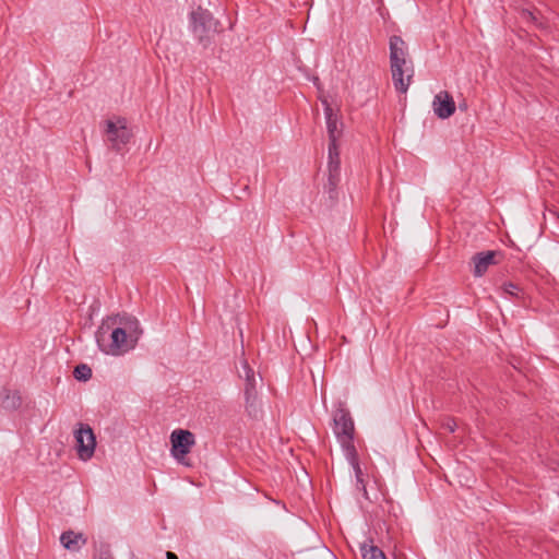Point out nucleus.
<instances>
[{
	"mask_svg": "<svg viewBox=\"0 0 559 559\" xmlns=\"http://www.w3.org/2000/svg\"><path fill=\"white\" fill-rule=\"evenodd\" d=\"M109 326L103 323L96 334V342L100 350L106 354L120 355L132 349L139 340L142 331L138 320H130L126 328H116L110 332V343H106V334Z\"/></svg>",
	"mask_w": 559,
	"mask_h": 559,
	"instance_id": "f257e3e1",
	"label": "nucleus"
},
{
	"mask_svg": "<svg viewBox=\"0 0 559 559\" xmlns=\"http://www.w3.org/2000/svg\"><path fill=\"white\" fill-rule=\"evenodd\" d=\"M190 27L194 37L205 47L211 37L219 32V22L209 10L199 7L190 13Z\"/></svg>",
	"mask_w": 559,
	"mask_h": 559,
	"instance_id": "f03ea898",
	"label": "nucleus"
},
{
	"mask_svg": "<svg viewBox=\"0 0 559 559\" xmlns=\"http://www.w3.org/2000/svg\"><path fill=\"white\" fill-rule=\"evenodd\" d=\"M334 433L346 450V452H354V421L348 412L338 409L334 414Z\"/></svg>",
	"mask_w": 559,
	"mask_h": 559,
	"instance_id": "7ed1b4c3",
	"label": "nucleus"
},
{
	"mask_svg": "<svg viewBox=\"0 0 559 559\" xmlns=\"http://www.w3.org/2000/svg\"><path fill=\"white\" fill-rule=\"evenodd\" d=\"M78 456L82 461L93 457L96 448V437L90 425L79 423L73 431Z\"/></svg>",
	"mask_w": 559,
	"mask_h": 559,
	"instance_id": "20e7f679",
	"label": "nucleus"
},
{
	"mask_svg": "<svg viewBox=\"0 0 559 559\" xmlns=\"http://www.w3.org/2000/svg\"><path fill=\"white\" fill-rule=\"evenodd\" d=\"M170 453L174 459L183 465L190 466L186 461V455L190 453L195 444L194 435L190 430L175 429L170 435Z\"/></svg>",
	"mask_w": 559,
	"mask_h": 559,
	"instance_id": "39448f33",
	"label": "nucleus"
},
{
	"mask_svg": "<svg viewBox=\"0 0 559 559\" xmlns=\"http://www.w3.org/2000/svg\"><path fill=\"white\" fill-rule=\"evenodd\" d=\"M105 132L111 148L116 152H120L122 146L128 144L132 136L124 118H118L116 122L112 120H106Z\"/></svg>",
	"mask_w": 559,
	"mask_h": 559,
	"instance_id": "423d86ee",
	"label": "nucleus"
},
{
	"mask_svg": "<svg viewBox=\"0 0 559 559\" xmlns=\"http://www.w3.org/2000/svg\"><path fill=\"white\" fill-rule=\"evenodd\" d=\"M407 48L405 41L400 36L390 37V67L391 68H408L413 67L411 60L406 58Z\"/></svg>",
	"mask_w": 559,
	"mask_h": 559,
	"instance_id": "0eeeda50",
	"label": "nucleus"
},
{
	"mask_svg": "<svg viewBox=\"0 0 559 559\" xmlns=\"http://www.w3.org/2000/svg\"><path fill=\"white\" fill-rule=\"evenodd\" d=\"M27 396L19 386H1L0 406L7 412L17 411Z\"/></svg>",
	"mask_w": 559,
	"mask_h": 559,
	"instance_id": "6e6552de",
	"label": "nucleus"
},
{
	"mask_svg": "<svg viewBox=\"0 0 559 559\" xmlns=\"http://www.w3.org/2000/svg\"><path fill=\"white\" fill-rule=\"evenodd\" d=\"M329 178H328V189L329 192H333L338 182H340V170H341V160L340 153L337 148V143H329Z\"/></svg>",
	"mask_w": 559,
	"mask_h": 559,
	"instance_id": "1a4fd4ad",
	"label": "nucleus"
},
{
	"mask_svg": "<svg viewBox=\"0 0 559 559\" xmlns=\"http://www.w3.org/2000/svg\"><path fill=\"white\" fill-rule=\"evenodd\" d=\"M432 108L438 118L448 119L456 107L453 97L447 91H441L433 97Z\"/></svg>",
	"mask_w": 559,
	"mask_h": 559,
	"instance_id": "9d476101",
	"label": "nucleus"
},
{
	"mask_svg": "<svg viewBox=\"0 0 559 559\" xmlns=\"http://www.w3.org/2000/svg\"><path fill=\"white\" fill-rule=\"evenodd\" d=\"M302 384H323L324 367L321 361L304 364L300 368V380Z\"/></svg>",
	"mask_w": 559,
	"mask_h": 559,
	"instance_id": "9b49d317",
	"label": "nucleus"
},
{
	"mask_svg": "<svg viewBox=\"0 0 559 559\" xmlns=\"http://www.w3.org/2000/svg\"><path fill=\"white\" fill-rule=\"evenodd\" d=\"M392 81L395 90L399 93L405 94L409 87L412 78L414 75V67L408 68H391Z\"/></svg>",
	"mask_w": 559,
	"mask_h": 559,
	"instance_id": "f8f14e48",
	"label": "nucleus"
},
{
	"mask_svg": "<svg viewBox=\"0 0 559 559\" xmlns=\"http://www.w3.org/2000/svg\"><path fill=\"white\" fill-rule=\"evenodd\" d=\"M245 400L248 415L251 417H258L261 412L262 402L257 386H246Z\"/></svg>",
	"mask_w": 559,
	"mask_h": 559,
	"instance_id": "ddd939ff",
	"label": "nucleus"
},
{
	"mask_svg": "<svg viewBox=\"0 0 559 559\" xmlns=\"http://www.w3.org/2000/svg\"><path fill=\"white\" fill-rule=\"evenodd\" d=\"M496 251L479 252L474 258V275L477 277L483 276L488 267L496 263Z\"/></svg>",
	"mask_w": 559,
	"mask_h": 559,
	"instance_id": "4468645a",
	"label": "nucleus"
},
{
	"mask_svg": "<svg viewBox=\"0 0 559 559\" xmlns=\"http://www.w3.org/2000/svg\"><path fill=\"white\" fill-rule=\"evenodd\" d=\"M324 115L330 143H336L340 135L337 117L334 115L333 109L329 105L325 106Z\"/></svg>",
	"mask_w": 559,
	"mask_h": 559,
	"instance_id": "2eb2a0df",
	"label": "nucleus"
},
{
	"mask_svg": "<svg viewBox=\"0 0 559 559\" xmlns=\"http://www.w3.org/2000/svg\"><path fill=\"white\" fill-rule=\"evenodd\" d=\"M60 542L64 548L68 550H78L81 545L86 543V539L83 538L82 534H76L72 531L63 532L60 536Z\"/></svg>",
	"mask_w": 559,
	"mask_h": 559,
	"instance_id": "dca6fc26",
	"label": "nucleus"
},
{
	"mask_svg": "<svg viewBox=\"0 0 559 559\" xmlns=\"http://www.w3.org/2000/svg\"><path fill=\"white\" fill-rule=\"evenodd\" d=\"M237 371L239 378L245 380L246 384H257L259 381H262L260 372L254 371L246 360L240 362Z\"/></svg>",
	"mask_w": 559,
	"mask_h": 559,
	"instance_id": "f3484780",
	"label": "nucleus"
},
{
	"mask_svg": "<svg viewBox=\"0 0 559 559\" xmlns=\"http://www.w3.org/2000/svg\"><path fill=\"white\" fill-rule=\"evenodd\" d=\"M360 551L364 559H386L384 552L373 545L372 539L360 545Z\"/></svg>",
	"mask_w": 559,
	"mask_h": 559,
	"instance_id": "a211bd4d",
	"label": "nucleus"
},
{
	"mask_svg": "<svg viewBox=\"0 0 559 559\" xmlns=\"http://www.w3.org/2000/svg\"><path fill=\"white\" fill-rule=\"evenodd\" d=\"M520 19L528 24H533L538 28H545L546 25L542 17H539L534 11L530 9H522L520 12Z\"/></svg>",
	"mask_w": 559,
	"mask_h": 559,
	"instance_id": "6ab92c4d",
	"label": "nucleus"
},
{
	"mask_svg": "<svg viewBox=\"0 0 559 559\" xmlns=\"http://www.w3.org/2000/svg\"><path fill=\"white\" fill-rule=\"evenodd\" d=\"M73 377L80 382H86L92 377V369L86 364H80L74 368Z\"/></svg>",
	"mask_w": 559,
	"mask_h": 559,
	"instance_id": "aec40b11",
	"label": "nucleus"
},
{
	"mask_svg": "<svg viewBox=\"0 0 559 559\" xmlns=\"http://www.w3.org/2000/svg\"><path fill=\"white\" fill-rule=\"evenodd\" d=\"M347 453L350 456V464L355 471L356 480L358 484L361 485L362 489H365V484H364V479H362V471H361L360 465L356 457V450L354 452H347Z\"/></svg>",
	"mask_w": 559,
	"mask_h": 559,
	"instance_id": "412c9836",
	"label": "nucleus"
},
{
	"mask_svg": "<svg viewBox=\"0 0 559 559\" xmlns=\"http://www.w3.org/2000/svg\"><path fill=\"white\" fill-rule=\"evenodd\" d=\"M503 292L510 296L519 297L522 293L521 288L513 283H507L503 285Z\"/></svg>",
	"mask_w": 559,
	"mask_h": 559,
	"instance_id": "4be33fe9",
	"label": "nucleus"
},
{
	"mask_svg": "<svg viewBox=\"0 0 559 559\" xmlns=\"http://www.w3.org/2000/svg\"><path fill=\"white\" fill-rule=\"evenodd\" d=\"M443 427L449 430L450 432H453L455 431V428H456V424L453 419H447L444 423H443Z\"/></svg>",
	"mask_w": 559,
	"mask_h": 559,
	"instance_id": "5701e85b",
	"label": "nucleus"
},
{
	"mask_svg": "<svg viewBox=\"0 0 559 559\" xmlns=\"http://www.w3.org/2000/svg\"><path fill=\"white\" fill-rule=\"evenodd\" d=\"M459 109L462 110V111H466L467 110L466 102L460 103L459 104Z\"/></svg>",
	"mask_w": 559,
	"mask_h": 559,
	"instance_id": "b1692460",
	"label": "nucleus"
},
{
	"mask_svg": "<svg viewBox=\"0 0 559 559\" xmlns=\"http://www.w3.org/2000/svg\"><path fill=\"white\" fill-rule=\"evenodd\" d=\"M166 557L167 559H178L177 555L171 551H167Z\"/></svg>",
	"mask_w": 559,
	"mask_h": 559,
	"instance_id": "393cba45",
	"label": "nucleus"
},
{
	"mask_svg": "<svg viewBox=\"0 0 559 559\" xmlns=\"http://www.w3.org/2000/svg\"><path fill=\"white\" fill-rule=\"evenodd\" d=\"M558 218H559V213H558Z\"/></svg>",
	"mask_w": 559,
	"mask_h": 559,
	"instance_id": "a878e982",
	"label": "nucleus"
}]
</instances>
